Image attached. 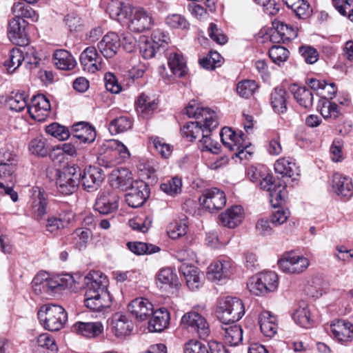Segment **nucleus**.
<instances>
[{
    "label": "nucleus",
    "mask_w": 353,
    "mask_h": 353,
    "mask_svg": "<svg viewBox=\"0 0 353 353\" xmlns=\"http://www.w3.org/2000/svg\"><path fill=\"white\" fill-rule=\"evenodd\" d=\"M261 332L268 337H272L277 332L276 317L268 311H263L259 316Z\"/></svg>",
    "instance_id": "2f4dec72"
},
{
    "label": "nucleus",
    "mask_w": 353,
    "mask_h": 353,
    "mask_svg": "<svg viewBox=\"0 0 353 353\" xmlns=\"http://www.w3.org/2000/svg\"><path fill=\"white\" fill-rule=\"evenodd\" d=\"M74 137L83 143H92L96 139V131L94 127L86 122H79L72 126Z\"/></svg>",
    "instance_id": "473e14b6"
},
{
    "label": "nucleus",
    "mask_w": 353,
    "mask_h": 353,
    "mask_svg": "<svg viewBox=\"0 0 353 353\" xmlns=\"http://www.w3.org/2000/svg\"><path fill=\"white\" fill-rule=\"evenodd\" d=\"M285 4L290 8L299 19L309 18L312 10L306 0H283Z\"/></svg>",
    "instance_id": "e433bc0d"
},
{
    "label": "nucleus",
    "mask_w": 353,
    "mask_h": 353,
    "mask_svg": "<svg viewBox=\"0 0 353 353\" xmlns=\"http://www.w3.org/2000/svg\"><path fill=\"white\" fill-rule=\"evenodd\" d=\"M292 317L294 322L301 327L310 328L313 325L310 306L305 301H301L295 307Z\"/></svg>",
    "instance_id": "cd10ccee"
},
{
    "label": "nucleus",
    "mask_w": 353,
    "mask_h": 353,
    "mask_svg": "<svg viewBox=\"0 0 353 353\" xmlns=\"http://www.w3.org/2000/svg\"><path fill=\"white\" fill-rule=\"evenodd\" d=\"M203 123H199V121L186 123L181 129L182 135L190 141H194L201 134L203 135Z\"/></svg>",
    "instance_id": "de8ad7c7"
},
{
    "label": "nucleus",
    "mask_w": 353,
    "mask_h": 353,
    "mask_svg": "<svg viewBox=\"0 0 353 353\" xmlns=\"http://www.w3.org/2000/svg\"><path fill=\"white\" fill-rule=\"evenodd\" d=\"M199 201L205 209L214 212L225 205L226 196L223 190L217 188H211L203 192Z\"/></svg>",
    "instance_id": "f8f14e48"
},
{
    "label": "nucleus",
    "mask_w": 353,
    "mask_h": 353,
    "mask_svg": "<svg viewBox=\"0 0 353 353\" xmlns=\"http://www.w3.org/2000/svg\"><path fill=\"white\" fill-rule=\"evenodd\" d=\"M166 23L172 28L187 29L189 27V23L187 19L181 14H173L166 18Z\"/></svg>",
    "instance_id": "0e129e2a"
},
{
    "label": "nucleus",
    "mask_w": 353,
    "mask_h": 353,
    "mask_svg": "<svg viewBox=\"0 0 353 353\" xmlns=\"http://www.w3.org/2000/svg\"><path fill=\"white\" fill-rule=\"evenodd\" d=\"M257 88L254 81L245 80L237 84L236 92L241 97L248 99L254 94Z\"/></svg>",
    "instance_id": "5fc2aeb1"
},
{
    "label": "nucleus",
    "mask_w": 353,
    "mask_h": 353,
    "mask_svg": "<svg viewBox=\"0 0 353 353\" xmlns=\"http://www.w3.org/2000/svg\"><path fill=\"white\" fill-rule=\"evenodd\" d=\"M309 260L303 256L288 253L279 260L278 265L281 271L288 274H300L309 266Z\"/></svg>",
    "instance_id": "ddd939ff"
},
{
    "label": "nucleus",
    "mask_w": 353,
    "mask_h": 353,
    "mask_svg": "<svg viewBox=\"0 0 353 353\" xmlns=\"http://www.w3.org/2000/svg\"><path fill=\"white\" fill-rule=\"evenodd\" d=\"M128 309L137 321H143L152 315L154 307L149 300L143 298H137L129 303Z\"/></svg>",
    "instance_id": "6ab92c4d"
},
{
    "label": "nucleus",
    "mask_w": 353,
    "mask_h": 353,
    "mask_svg": "<svg viewBox=\"0 0 353 353\" xmlns=\"http://www.w3.org/2000/svg\"><path fill=\"white\" fill-rule=\"evenodd\" d=\"M101 150L104 154H101L98 159L99 164L106 168H113L121 164L130 157L126 146L115 139H111L104 143Z\"/></svg>",
    "instance_id": "f03ea898"
},
{
    "label": "nucleus",
    "mask_w": 353,
    "mask_h": 353,
    "mask_svg": "<svg viewBox=\"0 0 353 353\" xmlns=\"http://www.w3.org/2000/svg\"><path fill=\"white\" fill-rule=\"evenodd\" d=\"M7 104L11 110L21 112L28 107V99L25 92H17L9 97Z\"/></svg>",
    "instance_id": "8fccbe9b"
},
{
    "label": "nucleus",
    "mask_w": 353,
    "mask_h": 353,
    "mask_svg": "<svg viewBox=\"0 0 353 353\" xmlns=\"http://www.w3.org/2000/svg\"><path fill=\"white\" fill-rule=\"evenodd\" d=\"M157 279L162 284L177 285V276L170 268H164L160 270L157 274Z\"/></svg>",
    "instance_id": "680f3d73"
},
{
    "label": "nucleus",
    "mask_w": 353,
    "mask_h": 353,
    "mask_svg": "<svg viewBox=\"0 0 353 353\" xmlns=\"http://www.w3.org/2000/svg\"><path fill=\"white\" fill-rule=\"evenodd\" d=\"M46 131L48 134H50L60 141L66 140L70 137L68 128L57 123H53L48 125L46 128Z\"/></svg>",
    "instance_id": "864d4df0"
},
{
    "label": "nucleus",
    "mask_w": 353,
    "mask_h": 353,
    "mask_svg": "<svg viewBox=\"0 0 353 353\" xmlns=\"http://www.w3.org/2000/svg\"><path fill=\"white\" fill-rule=\"evenodd\" d=\"M168 64L172 73L177 77H182L188 72L186 61L179 52H170L168 56Z\"/></svg>",
    "instance_id": "c756f323"
},
{
    "label": "nucleus",
    "mask_w": 353,
    "mask_h": 353,
    "mask_svg": "<svg viewBox=\"0 0 353 353\" xmlns=\"http://www.w3.org/2000/svg\"><path fill=\"white\" fill-rule=\"evenodd\" d=\"M294 97L299 105L305 109L312 107L313 104V94L305 87H299L292 90Z\"/></svg>",
    "instance_id": "c03bdc74"
},
{
    "label": "nucleus",
    "mask_w": 353,
    "mask_h": 353,
    "mask_svg": "<svg viewBox=\"0 0 353 353\" xmlns=\"http://www.w3.org/2000/svg\"><path fill=\"white\" fill-rule=\"evenodd\" d=\"M38 318L46 329L55 332L63 327L68 320V315L62 306L46 304L39 309Z\"/></svg>",
    "instance_id": "20e7f679"
},
{
    "label": "nucleus",
    "mask_w": 353,
    "mask_h": 353,
    "mask_svg": "<svg viewBox=\"0 0 353 353\" xmlns=\"http://www.w3.org/2000/svg\"><path fill=\"white\" fill-rule=\"evenodd\" d=\"M332 185L334 191L340 196L350 198L353 194V185L350 178L339 173L332 176Z\"/></svg>",
    "instance_id": "bb28decb"
},
{
    "label": "nucleus",
    "mask_w": 353,
    "mask_h": 353,
    "mask_svg": "<svg viewBox=\"0 0 353 353\" xmlns=\"http://www.w3.org/2000/svg\"><path fill=\"white\" fill-rule=\"evenodd\" d=\"M286 91L281 88H276L271 93V105L274 111L278 114L287 110Z\"/></svg>",
    "instance_id": "a19ab883"
},
{
    "label": "nucleus",
    "mask_w": 353,
    "mask_h": 353,
    "mask_svg": "<svg viewBox=\"0 0 353 353\" xmlns=\"http://www.w3.org/2000/svg\"><path fill=\"white\" fill-rule=\"evenodd\" d=\"M180 271L185 279L188 287L191 290H196L200 288L202 284L203 274L197 268L182 265Z\"/></svg>",
    "instance_id": "c85d7f7f"
},
{
    "label": "nucleus",
    "mask_w": 353,
    "mask_h": 353,
    "mask_svg": "<svg viewBox=\"0 0 353 353\" xmlns=\"http://www.w3.org/2000/svg\"><path fill=\"white\" fill-rule=\"evenodd\" d=\"M334 337L341 343L351 341L353 337V316L348 320H338L330 325Z\"/></svg>",
    "instance_id": "aec40b11"
},
{
    "label": "nucleus",
    "mask_w": 353,
    "mask_h": 353,
    "mask_svg": "<svg viewBox=\"0 0 353 353\" xmlns=\"http://www.w3.org/2000/svg\"><path fill=\"white\" fill-rule=\"evenodd\" d=\"M279 285V278L274 272H265L252 276L248 283L250 292L256 296L274 291Z\"/></svg>",
    "instance_id": "423d86ee"
},
{
    "label": "nucleus",
    "mask_w": 353,
    "mask_h": 353,
    "mask_svg": "<svg viewBox=\"0 0 353 353\" xmlns=\"http://www.w3.org/2000/svg\"><path fill=\"white\" fill-rule=\"evenodd\" d=\"M149 321L148 330L152 332H159L167 327L169 324L170 314L164 309L154 311Z\"/></svg>",
    "instance_id": "7c9ffc66"
},
{
    "label": "nucleus",
    "mask_w": 353,
    "mask_h": 353,
    "mask_svg": "<svg viewBox=\"0 0 353 353\" xmlns=\"http://www.w3.org/2000/svg\"><path fill=\"white\" fill-rule=\"evenodd\" d=\"M222 57L217 52H210L209 54L199 60L200 65L205 69L214 70L221 65Z\"/></svg>",
    "instance_id": "4d7b16f0"
},
{
    "label": "nucleus",
    "mask_w": 353,
    "mask_h": 353,
    "mask_svg": "<svg viewBox=\"0 0 353 353\" xmlns=\"http://www.w3.org/2000/svg\"><path fill=\"white\" fill-rule=\"evenodd\" d=\"M119 196L113 192H103L96 200L94 208L101 214H110L119 207Z\"/></svg>",
    "instance_id": "5701e85b"
},
{
    "label": "nucleus",
    "mask_w": 353,
    "mask_h": 353,
    "mask_svg": "<svg viewBox=\"0 0 353 353\" xmlns=\"http://www.w3.org/2000/svg\"><path fill=\"white\" fill-rule=\"evenodd\" d=\"M54 63L57 68L70 70L76 65V61L72 55L65 50H57L53 55Z\"/></svg>",
    "instance_id": "c9c22d12"
},
{
    "label": "nucleus",
    "mask_w": 353,
    "mask_h": 353,
    "mask_svg": "<svg viewBox=\"0 0 353 353\" xmlns=\"http://www.w3.org/2000/svg\"><path fill=\"white\" fill-rule=\"evenodd\" d=\"M181 323L185 328L196 332L202 339H205L210 335V330L206 319L196 312L185 313L181 318Z\"/></svg>",
    "instance_id": "1a4fd4ad"
},
{
    "label": "nucleus",
    "mask_w": 353,
    "mask_h": 353,
    "mask_svg": "<svg viewBox=\"0 0 353 353\" xmlns=\"http://www.w3.org/2000/svg\"><path fill=\"white\" fill-rule=\"evenodd\" d=\"M130 188V192L125 194L128 205L134 208L143 205L150 195L148 185L143 181H135Z\"/></svg>",
    "instance_id": "2eb2a0df"
},
{
    "label": "nucleus",
    "mask_w": 353,
    "mask_h": 353,
    "mask_svg": "<svg viewBox=\"0 0 353 353\" xmlns=\"http://www.w3.org/2000/svg\"><path fill=\"white\" fill-rule=\"evenodd\" d=\"M182 181L178 177H173L161 185V190L168 194L174 196L181 191Z\"/></svg>",
    "instance_id": "052dcab7"
},
{
    "label": "nucleus",
    "mask_w": 353,
    "mask_h": 353,
    "mask_svg": "<svg viewBox=\"0 0 353 353\" xmlns=\"http://www.w3.org/2000/svg\"><path fill=\"white\" fill-rule=\"evenodd\" d=\"M103 180L102 170L97 167L85 168L81 175L80 182L83 188L88 192L97 190Z\"/></svg>",
    "instance_id": "f3484780"
},
{
    "label": "nucleus",
    "mask_w": 353,
    "mask_h": 353,
    "mask_svg": "<svg viewBox=\"0 0 353 353\" xmlns=\"http://www.w3.org/2000/svg\"><path fill=\"white\" fill-rule=\"evenodd\" d=\"M234 265L230 258H222L212 262L207 269V279L215 283H225L232 275Z\"/></svg>",
    "instance_id": "0eeeda50"
},
{
    "label": "nucleus",
    "mask_w": 353,
    "mask_h": 353,
    "mask_svg": "<svg viewBox=\"0 0 353 353\" xmlns=\"http://www.w3.org/2000/svg\"><path fill=\"white\" fill-rule=\"evenodd\" d=\"M128 19L129 28L134 32H141L150 30L153 25L152 14L140 6H131Z\"/></svg>",
    "instance_id": "6e6552de"
},
{
    "label": "nucleus",
    "mask_w": 353,
    "mask_h": 353,
    "mask_svg": "<svg viewBox=\"0 0 353 353\" xmlns=\"http://www.w3.org/2000/svg\"><path fill=\"white\" fill-rule=\"evenodd\" d=\"M208 35L214 41L220 45L225 44L228 41L227 37L223 34L222 31L214 23H210Z\"/></svg>",
    "instance_id": "338daca9"
},
{
    "label": "nucleus",
    "mask_w": 353,
    "mask_h": 353,
    "mask_svg": "<svg viewBox=\"0 0 353 353\" xmlns=\"http://www.w3.org/2000/svg\"><path fill=\"white\" fill-rule=\"evenodd\" d=\"M219 321L224 325L234 323L245 314L243 301L233 296H226L221 299L216 311Z\"/></svg>",
    "instance_id": "7ed1b4c3"
},
{
    "label": "nucleus",
    "mask_w": 353,
    "mask_h": 353,
    "mask_svg": "<svg viewBox=\"0 0 353 353\" xmlns=\"http://www.w3.org/2000/svg\"><path fill=\"white\" fill-rule=\"evenodd\" d=\"M185 114L189 117H194L199 123H203L205 126L218 127L219 121L217 116L214 111H211L208 108H201L199 106L197 102L194 100L190 101L185 108Z\"/></svg>",
    "instance_id": "9b49d317"
},
{
    "label": "nucleus",
    "mask_w": 353,
    "mask_h": 353,
    "mask_svg": "<svg viewBox=\"0 0 353 353\" xmlns=\"http://www.w3.org/2000/svg\"><path fill=\"white\" fill-rule=\"evenodd\" d=\"M132 127V122L127 117H120L112 120L110 123L109 130L111 133H121L127 131Z\"/></svg>",
    "instance_id": "603ef678"
},
{
    "label": "nucleus",
    "mask_w": 353,
    "mask_h": 353,
    "mask_svg": "<svg viewBox=\"0 0 353 353\" xmlns=\"http://www.w3.org/2000/svg\"><path fill=\"white\" fill-rule=\"evenodd\" d=\"M220 137L223 145L230 151H234L237 144L245 141V136L244 134L241 133L237 137L235 132L230 128L224 127L221 130Z\"/></svg>",
    "instance_id": "ea45409f"
},
{
    "label": "nucleus",
    "mask_w": 353,
    "mask_h": 353,
    "mask_svg": "<svg viewBox=\"0 0 353 353\" xmlns=\"http://www.w3.org/2000/svg\"><path fill=\"white\" fill-rule=\"evenodd\" d=\"M49 100L43 94L33 96L30 104L28 106V112L32 119L43 121L48 117L50 112Z\"/></svg>",
    "instance_id": "dca6fc26"
},
{
    "label": "nucleus",
    "mask_w": 353,
    "mask_h": 353,
    "mask_svg": "<svg viewBox=\"0 0 353 353\" xmlns=\"http://www.w3.org/2000/svg\"><path fill=\"white\" fill-rule=\"evenodd\" d=\"M151 140L154 147L162 157L167 159L170 156L172 148L169 144L159 137L152 138Z\"/></svg>",
    "instance_id": "69168bd1"
},
{
    "label": "nucleus",
    "mask_w": 353,
    "mask_h": 353,
    "mask_svg": "<svg viewBox=\"0 0 353 353\" xmlns=\"http://www.w3.org/2000/svg\"><path fill=\"white\" fill-rule=\"evenodd\" d=\"M184 353H208L206 345L197 341H190L185 344Z\"/></svg>",
    "instance_id": "774afa93"
},
{
    "label": "nucleus",
    "mask_w": 353,
    "mask_h": 353,
    "mask_svg": "<svg viewBox=\"0 0 353 353\" xmlns=\"http://www.w3.org/2000/svg\"><path fill=\"white\" fill-rule=\"evenodd\" d=\"M188 223L186 219L174 221L167 228V234L170 238L177 239L186 234Z\"/></svg>",
    "instance_id": "37998d69"
},
{
    "label": "nucleus",
    "mask_w": 353,
    "mask_h": 353,
    "mask_svg": "<svg viewBox=\"0 0 353 353\" xmlns=\"http://www.w3.org/2000/svg\"><path fill=\"white\" fill-rule=\"evenodd\" d=\"M259 182L261 188L269 192L270 202L274 208L280 205L286 197L285 185L281 182L276 183L272 174H263Z\"/></svg>",
    "instance_id": "9d476101"
},
{
    "label": "nucleus",
    "mask_w": 353,
    "mask_h": 353,
    "mask_svg": "<svg viewBox=\"0 0 353 353\" xmlns=\"http://www.w3.org/2000/svg\"><path fill=\"white\" fill-rule=\"evenodd\" d=\"M130 6L131 5H124L119 0H110L107 6L106 12L112 19L122 21L128 18Z\"/></svg>",
    "instance_id": "72a5a7b5"
},
{
    "label": "nucleus",
    "mask_w": 353,
    "mask_h": 353,
    "mask_svg": "<svg viewBox=\"0 0 353 353\" xmlns=\"http://www.w3.org/2000/svg\"><path fill=\"white\" fill-rule=\"evenodd\" d=\"M128 249L137 255L152 254L160 251V248L143 242H128L127 243Z\"/></svg>",
    "instance_id": "a18cd8bd"
},
{
    "label": "nucleus",
    "mask_w": 353,
    "mask_h": 353,
    "mask_svg": "<svg viewBox=\"0 0 353 353\" xmlns=\"http://www.w3.org/2000/svg\"><path fill=\"white\" fill-rule=\"evenodd\" d=\"M98 49L107 59L113 57L121 46V39L115 32H108L99 42Z\"/></svg>",
    "instance_id": "412c9836"
},
{
    "label": "nucleus",
    "mask_w": 353,
    "mask_h": 353,
    "mask_svg": "<svg viewBox=\"0 0 353 353\" xmlns=\"http://www.w3.org/2000/svg\"><path fill=\"white\" fill-rule=\"evenodd\" d=\"M274 28L277 30V34L281 36L283 39L289 41L297 36L296 30L291 26H288L283 22L276 21L273 22Z\"/></svg>",
    "instance_id": "bf43d9fd"
},
{
    "label": "nucleus",
    "mask_w": 353,
    "mask_h": 353,
    "mask_svg": "<svg viewBox=\"0 0 353 353\" xmlns=\"http://www.w3.org/2000/svg\"><path fill=\"white\" fill-rule=\"evenodd\" d=\"M110 184L114 188L128 190L134 183L131 172L125 168L113 170L110 175Z\"/></svg>",
    "instance_id": "4be33fe9"
},
{
    "label": "nucleus",
    "mask_w": 353,
    "mask_h": 353,
    "mask_svg": "<svg viewBox=\"0 0 353 353\" xmlns=\"http://www.w3.org/2000/svg\"><path fill=\"white\" fill-rule=\"evenodd\" d=\"M136 105L139 112L147 115L157 109V103L155 99L141 93L137 100Z\"/></svg>",
    "instance_id": "49530a36"
},
{
    "label": "nucleus",
    "mask_w": 353,
    "mask_h": 353,
    "mask_svg": "<svg viewBox=\"0 0 353 353\" xmlns=\"http://www.w3.org/2000/svg\"><path fill=\"white\" fill-rule=\"evenodd\" d=\"M58 178L56 184L60 193L69 195L74 192L79 183L81 171L78 165H73L65 168L63 171H57Z\"/></svg>",
    "instance_id": "39448f33"
},
{
    "label": "nucleus",
    "mask_w": 353,
    "mask_h": 353,
    "mask_svg": "<svg viewBox=\"0 0 353 353\" xmlns=\"http://www.w3.org/2000/svg\"><path fill=\"white\" fill-rule=\"evenodd\" d=\"M22 61H24L23 52L19 48H13L9 52V57L5 61V65L8 68V70L14 72L21 65Z\"/></svg>",
    "instance_id": "3c124183"
},
{
    "label": "nucleus",
    "mask_w": 353,
    "mask_h": 353,
    "mask_svg": "<svg viewBox=\"0 0 353 353\" xmlns=\"http://www.w3.org/2000/svg\"><path fill=\"white\" fill-rule=\"evenodd\" d=\"M274 170L283 176L292 177L295 174L299 175L296 163L290 157H283L278 159L274 163Z\"/></svg>",
    "instance_id": "4c0bfd02"
},
{
    "label": "nucleus",
    "mask_w": 353,
    "mask_h": 353,
    "mask_svg": "<svg viewBox=\"0 0 353 353\" xmlns=\"http://www.w3.org/2000/svg\"><path fill=\"white\" fill-rule=\"evenodd\" d=\"M111 329L117 337H123L131 333L133 323L126 315L117 313L112 317Z\"/></svg>",
    "instance_id": "a878e982"
},
{
    "label": "nucleus",
    "mask_w": 353,
    "mask_h": 353,
    "mask_svg": "<svg viewBox=\"0 0 353 353\" xmlns=\"http://www.w3.org/2000/svg\"><path fill=\"white\" fill-rule=\"evenodd\" d=\"M32 211L35 219H41L46 213V201L43 192L38 187L33 189Z\"/></svg>",
    "instance_id": "f704fd0d"
},
{
    "label": "nucleus",
    "mask_w": 353,
    "mask_h": 353,
    "mask_svg": "<svg viewBox=\"0 0 353 353\" xmlns=\"http://www.w3.org/2000/svg\"><path fill=\"white\" fill-rule=\"evenodd\" d=\"M244 218L243 209L239 205H234L228 208L219 216V223L228 228H234L238 226Z\"/></svg>",
    "instance_id": "b1692460"
},
{
    "label": "nucleus",
    "mask_w": 353,
    "mask_h": 353,
    "mask_svg": "<svg viewBox=\"0 0 353 353\" xmlns=\"http://www.w3.org/2000/svg\"><path fill=\"white\" fill-rule=\"evenodd\" d=\"M85 305L90 310L100 312L110 307L112 296L108 290V279L99 271H90L84 277Z\"/></svg>",
    "instance_id": "f257e3e1"
},
{
    "label": "nucleus",
    "mask_w": 353,
    "mask_h": 353,
    "mask_svg": "<svg viewBox=\"0 0 353 353\" xmlns=\"http://www.w3.org/2000/svg\"><path fill=\"white\" fill-rule=\"evenodd\" d=\"M28 149L31 154L36 156L46 157L48 154L46 140L43 137L32 139L29 143Z\"/></svg>",
    "instance_id": "6e6d98bb"
},
{
    "label": "nucleus",
    "mask_w": 353,
    "mask_h": 353,
    "mask_svg": "<svg viewBox=\"0 0 353 353\" xmlns=\"http://www.w3.org/2000/svg\"><path fill=\"white\" fill-rule=\"evenodd\" d=\"M26 21L21 17H14L8 23V35L10 41L17 46H26L28 39L26 32Z\"/></svg>",
    "instance_id": "4468645a"
},
{
    "label": "nucleus",
    "mask_w": 353,
    "mask_h": 353,
    "mask_svg": "<svg viewBox=\"0 0 353 353\" xmlns=\"http://www.w3.org/2000/svg\"><path fill=\"white\" fill-rule=\"evenodd\" d=\"M225 343L230 346L239 345L243 339V330L241 326L234 323L223 327Z\"/></svg>",
    "instance_id": "58836bf2"
},
{
    "label": "nucleus",
    "mask_w": 353,
    "mask_h": 353,
    "mask_svg": "<svg viewBox=\"0 0 353 353\" xmlns=\"http://www.w3.org/2000/svg\"><path fill=\"white\" fill-rule=\"evenodd\" d=\"M80 62L85 71L95 73L103 68L102 58L94 47L86 48L80 55Z\"/></svg>",
    "instance_id": "a211bd4d"
},
{
    "label": "nucleus",
    "mask_w": 353,
    "mask_h": 353,
    "mask_svg": "<svg viewBox=\"0 0 353 353\" xmlns=\"http://www.w3.org/2000/svg\"><path fill=\"white\" fill-rule=\"evenodd\" d=\"M74 332L87 339L95 338L103 331V325L101 322L78 321L73 325Z\"/></svg>",
    "instance_id": "393cba45"
},
{
    "label": "nucleus",
    "mask_w": 353,
    "mask_h": 353,
    "mask_svg": "<svg viewBox=\"0 0 353 353\" xmlns=\"http://www.w3.org/2000/svg\"><path fill=\"white\" fill-rule=\"evenodd\" d=\"M73 234L79 239V241L76 243V248L79 250H83L86 248L92 236V232L88 228H78L75 230Z\"/></svg>",
    "instance_id": "e2e57ef3"
},
{
    "label": "nucleus",
    "mask_w": 353,
    "mask_h": 353,
    "mask_svg": "<svg viewBox=\"0 0 353 353\" xmlns=\"http://www.w3.org/2000/svg\"><path fill=\"white\" fill-rule=\"evenodd\" d=\"M317 110L321 114L325 119H336L339 116L338 105L335 103L330 101L328 99H321L317 105Z\"/></svg>",
    "instance_id": "09e8293b"
},
{
    "label": "nucleus",
    "mask_w": 353,
    "mask_h": 353,
    "mask_svg": "<svg viewBox=\"0 0 353 353\" xmlns=\"http://www.w3.org/2000/svg\"><path fill=\"white\" fill-rule=\"evenodd\" d=\"M217 127L205 126L203 129L202 139L199 141L202 151H210L212 153H218L219 150V144L212 139L210 137L211 132Z\"/></svg>",
    "instance_id": "79ce46f5"
},
{
    "label": "nucleus",
    "mask_w": 353,
    "mask_h": 353,
    "mask_svg": "<svg viewBox=\"0 0 353 353\" xmlns=\"http://www.w3.org/2000/svg\"><path fill=\"white\" fill-rule=\"evenodd\" d=\"M287 48L281 46H274L269 50V56L274 63L280 65L285 61L289 57Z\"/></svg>",
    "instance_id": "13d9d810"
}]
</instances>
